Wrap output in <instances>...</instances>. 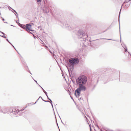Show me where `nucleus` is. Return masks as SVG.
I'll return each mask as SVG.
<instances>
[{"mask_svg": "<svg viewBox=\"0 0 131 131\" xmlns=\"http://www.w3.org/2000/svg\"><path fill=\"white\" fill-rule=\"evenodd\" d=\"M69 62L67 63L66 67L68 70L69 75L71 76V74L72 75L71 72L73 71L74 65L78 63L79 61L77 58H71L69 60Z\"/></svg>", "mask_w": 131, "mask_h": 131, "instance_id": "1", "label": "nucleus"}, {"mask_svg": "<svg viewBox=\"0 0 131 131\" xmlns=\"http://www.w3.org/2000/svg\"><path fill=\"white\" fill-rule=\"evenodd\" d=\"M87 78L84 75H81L76 79L77 85L86 84L87 81Z\"/></svg>", "mask_w": 131, "mask_h": 131, "instance_id": "2", "label": "nucleus"}, {"mask_svg": "<svg viewBox=\"0 0 131 131\" xmlns=\"http://www.w3.org/2000/svg\"><path fill=\"white\" fill-rule=\"evenodd\" d=\"M76 35L78 38L81 40L84 37L88 38V36L86 35L84 31L81 29H79L77 31Z\"/></svg>", "mask_w": 131, "mask_h": 131, "instance_id": "3", "label": "nucleus"}, {"mask_svg": "<svg viewBox=\"0 0 131 131\" xmlns=\"http://www.w3.org/2000/svg\"><path fill=\"white\" fill-rule=\"evenodd\" d=\"M26 107L25 108H23L21 110H16L15 109H13L11 110H9V112L10 113L11 116H19L20 115V114H18L20 112L23 111Z\"/></svg>", "mask_w": 131, "mask_h": 131, "instance_id": "4", "label": "nucleus"}, {"mask_svg": "<svg viewBox=\"0 0 131 131\" xmlns=\"http://www.w3.org/2000/svg\"><path fill=\"white\" fill-rule=\"evenodd\" d=\"M88 38L86 37H84L83 38L80 40L81 41H84V42L83 43V45L85 46V47L87 46H90V42H91V41L89 38Z\"/></svg>", "mask_w": 131, "mask_h": 131, "instance_id": "5", "label": "nucleus"}, {"mask_svg": "<svg viewBox=\"0 0 131 131\" xmlns=\"http://www.w3.org/2000/svg\"><path fill=\"white\" fill-rule=\"evenodd\" d=\"M86 84H82L77 85L78 87L76 90L81 92V91H85L86 89V87L85 86Z\"/></svg>", "mask_w": 131, "mask_h": 131, "instance_id": "6", "label": "nucleus"}, {"mask_svg": "<svg viewBox=\"0 0 131 131\" xmlns=\"http://www.w3.org/2000/svg\"><path fill=\"white\" fill-rule=\"evenodd\" d=\"M102 80L104 82V84H105L110 81L109 79V76L108 75H105V74H102L101 75Z\"/></svg>", "mask_w": 131, "mask_h": 131, "instance_id": "7", "label": "nucleus"}, {"mask_svg": "<svg viewBox=\"0 0 131 131\" xmlns=\"http://www.w3.org/2000/svg\"><path fill=\"white\" fill-rule=\"evenodd\" d=\"M50 8V6L49 5L48 6L45 4V2H44V6L43 8V12L46 13H49Z\"/></svg>", "mask_w": 131, "mask_h": 131, "instance_id": "8", "label": "nucleus"}, {"mask_svg": "<svg viewBox=\"0 0 131 131\" xmlns=\"http://www.w3.org/2000/svg\"><path fill=\"white\" fill-rule=\"evenodd\" d=\"M63 27L65 28H69L70 27L71 29L74 28L72 26V24L68 23L67 21L64 22L63 23Z\"/></svg>", "mask_w": 131, "mask_h": 131, "instance_id": "9", "label": "nucleus"}, {"mask_svg": "<svg viewBox=\"0 0 131 131\" xmlns=\"http://www.w3.org/2000/svg\"><path fill=\"white\" fill-rule=\"evenodd\" d=\"M100 39H106V40H111L113 41H115V40H114L113 39H108L106 38H100L99 39H96L95 40H93L92 41H91V42H90V46L91 47H93L95 45V42H93V41L96 40H100Z\"/></svg>", "mask_w": 131, "mask_h": 131, "instance_id": "10", "label": "nucleus"}, {"mask_svg": "<svg viewBox=\"0 0 131 131\" xmlns=\"http://www.w3.org/2000/svg\"><path fill=\"white\" fill-rule=\"evenodd\" d=\"M26 31H27L28 30L29 31H34V30H32L31 29V25L29 24H26Z\"/></svg>", "mask_w": 131, "mask_h": 131, "instance_id": "11", "label": "nucleus"}, {"mask_svg": "<svg viewBox=\"0 0 131 131\" xmlns=\"http://www.w3.org/2000/svg\"><path fill=\"white\" fill-rule=\"evenodd\" d=\"M81 92L75 90L74 92L75 95L77 98H78L80 96Z\"/></svg>", "mask_w": 131, "mask_h": 131, "instance_id": "12", "label": "nucleus"}, {"mask_svg": "<svg viewBox=\"0 0 131 131\" xmlns=\"http://www.w3.org/2000/svg\"><path fill=\"white\" fill-rule=\"evenodd\" d=\"M122 7H121V8L120 9V10L119 11V16H118V21H119V33H120V41L121 42V32H120V21H119V17H120V14L121 13V10L122 9Z\"/></svg>", "mask_w": 131, "mask_h": 131, "instance_id": "13", "label": "nucleus"}, {"mask_svg": "<svg viewBox=\"0 0 131 131\" xmlns=\"http://www.w3.org/2000/svg\"><path fill=\"white\" fill-rule=\"evenodd\" d=\"M20 60L21 61L22 63L24 65V66H26L27 64L25 61L23 59V58L21 56V58H20Z\"/></svg>", "mask_w": 131, "mask_h": 131, "instance_id": "14", "label": "nucleus"}, {"mask_svg": "<svg viewBox=\"0 0 131 131\" xmlns=\"http://www.w3.org/2000/svg\"><path fill=\"white\" fill-rule=\"evenodd\" d=\"M88 85V87L90 88H91L93 87V88H92V90H93L94 89L96 86V85H92V83L89 84Z\"/></svg>", "mask_w": 131, "mask_h": 131, "instance_id": "15", "label": "nucleus"}, {"mask_svg": "<svg viewBox=\"0 0 131 131\" xmlns=\"http://www.w3.org/2000/svg\"><path fill=\"white\" fill-rule=\"evenodd\" d=\"M20 27L22 28L26 31V25H24L22 24V25H21Z\"/></svg>", "mask_w": 131, "mask_h": 131, "instance_id": "16", "label": "nucleus"}, {"mask_svg": "<svg viewBox=\"0 0 131 131\" xmlns=\"http://www.w3.org/2000/svg\"><path fill=\"white\" fill-rule=\"evenodd\" d=\"M131 1V0H125L124 2L123 3V4L122 5V7L123 6L124 4V3H127L128 2H129L130 1Z\"/></svg>", "mask_w": 131, "mask_h": 131, "instance_id": "17", "label": "nucleus"}, {"mask_svg": "<svg viewBox=\"0 0 131 131\" xmlns=\"http://www.w3.org/2000/svg\"><path fill=\"white\" fill-rule=\"evenodd\" d=\"M123 47L125 49V50H124V51L125 52H127V47L125 45V47H123Z\"/></svg>", "mask_w": 131, "mask_h": 131, "instance_id": "18", "label": "nucleus"}, {"mask_svg": "<svg viewBox=\"0 0 131 131\" xmlns=\"http://www.w3.org/2000/svg\"><path fill=\"white\" fill-rule=\"evenodd\" d=\"M24 67L27 71H28V70H29V69L28 66H27V65H26V66H24Z\"/></svg>", "mask_w": 131, "mask_h": 131, "instance_id": "19", "label": "nucleus"}, {"mask_svg": "<svg viewBox=\"0 0 131 131\" xmlns=\"http://www.w3.org/2000/svg\"><path fill=\"white\" fill-rule=\"evenodd\" d=\"M130 5V4H129L128 3H127V4H126L125 5V6L127 8L129 7V6Z\"/></svg>", "mask_w": 131, "mask_h": 131, "instance_id": "20", "label": "nucleus"}, {"mask_svg": "<svg viewBox=\"0 0 131 131\" xmlns=\"http://www.w3.org/2000/svg\"><path fill=\"white\" fill-rule=\"evenodd\" d=\"M72 81L73 84H75V85H77L76 84V81L75 82V81H74V80H72Z\"/></svg>", "mask_w": 131, "mask_h": 131, "instance_id": "21", "label": "nucleus"}, {"mask_svg": "<svg viewBox=\"0 0 131 131\" xmlns=\"http://www.w3.org/2000/svg\"><path fill=\"white\" fill-rule=\"evenodd\" d=\"M15 15L16 16V17L18 19V21H19V18H18V14L17 13H16V14H15Z\"/></svg>", "mask_w": 131, "mask_h": 131, "instance_id": "22", "label": "nucleus"}, {"mask_svg": "<svg viewBox=\"0 0 131 131\" xmlns=\"http://www.w3.org/2000/svg\"><path fill=\"white\" fill-rule=\"evenodd\" d=\"M28 32L29 33V34H31L33 36H35V35L34 34H33V33H32V32H31L30 31H28Z\"/></svg>", "mask_w": 131, "mask_h": 131, "instance_id": "23", "label": "nucleus"}, {"mask_svg": "<svg viewBox=\"0 0 131 131\" xmlns=\"http://www.w3.org/2000/svg\"><path fill=\"white\" fill-rule=\"evenodd\" d=\"M15 49V50H16V49L15 47L10 42L9 43Z\"/></svg>", "mask_w": 131, "mask_h": 131, "instance_id": "24", "label": "nucleus"}, {"mask_svg": "<svg viewBox=\"0 0 131 131\" xmlns=\"http://www.w3.org/2000/svg\"><path fill=\"white\" fill-rule=\"evenodd\" d=\"M11 8H12L13 10V12L15 14H16V13H17V12L14 10L13 9H12V8L10 7Z\"/></svg>", "mask_w": 131, "mask_h": 131, "instance_id": "25", "label": "nucleus"}, {"mask_svg": "<svg viewBox=\"0 0 131 131\" xmlns=\"http://www.w3.org/2000/svg\"><path fill=\"white\" fill-rule=\"evenodd\" d=\"M2 37L3 38H5L6 39L7 38L6 36H4V35H0V37Z\"/></svg>", "mask_w": 131, "mask_h": 131, "instance_id": "26", "label": "nucleus"}, {"mask_svg": "<svg viewBox=\"0 0 131 131\" xmlns=\"http://www.w3.org/2000/svg\"><path fill=\"white\" fill-rule=\"evenodd\" d=\"M56 124L57 126H58V128H59V129L60 130H60L59 129V126H58V123H57V120H56Z\"/></svg>", "mask_w": 131, "mask_h": 131, "instance_id": "27", "label": "nucleus"}, {"mask_svg": "<svg viewBox=\"0 0 131 131\" xmlns=\"http://www.w3.org/2000/svg\"><path fill=\"white\" fill-rule=\"evenodd\" d=\"M96 126H97V127L98 129H100V131H102V129H101L100 128H99V126H98V125H96Z\"/></svg>", "mask_w": 131, "mask_h": 131, "instance_id": "28", "label": "nucleus"}, {"mask_svg": "<svg viewBox=\"0 0 131 131\" xmlns=\"http://www.w3.org/2000/svg\"><path fill=\"white\" fill-rule=\"evenodd\" d=\"M19 26L20 27L21 26V25H22V24H21L19 22H18V23H17Z\"/></svg>", "mask_w": 131, "mask_h": 131, "instance_id": "29", "label": "nucleus"}, {"mask_svg": "<svg viewBox=\"0 0 131 131\" xmlns=\"http://www.w3.org/2000/svg\"><path fill=\"white\" fill-rule=\"evenodd\" d=\"M51 104V106H52V109H53V112H54V108H53V104H52H52Z\"/></svg>", "mask_w": 131, "mask_h": 131, "instance_id": "30", "label": "nucleus"}, {"mask_svg": "<svg viewBox=\"0 0 131 131\" xmlns=\"http://www.w3.org/2000/svg\"><path fill=\"white\" fill-rule=\"evenodd\" d=\"M43 92L45 93V94H46V96H47L48 95H47V93L45 91H44Z\"/></svg>", "mask_w": 131, "mask_h": 131, "instance_id": "31", "label": "nucleus"}, {"mask_svg": "<svg viewBox=\"0 0 131 131\" xmlns=\"http://www.w3.org/2000/svg\"><path fill=\"white\" fill-rule=\"evenodd\" d=\"M37 2H38L40 3L42 0H36Z\"/></svg>", "mask_w": 131, "mask_h": 131, "instance_id": "32", "label": "nucleus"}, {"mask_svg": "<svg viewBox=\"0 0 131 131\" xmlns=\"http://www.w3.org/2000/svg\"><path fill=\"white\" fill-rule=\"evenodd\" d=\"M42 100L45 102H49V101H46L45 100H43V99H42Z\"/></svg>", "mask_w": 131, "mask_h": 131, "instance_id": "33", "label": "nucleus"}, {"mask_svg": "<svg viewBox=\"0 0 131 131\" xmlns=\"http://www.w3.org/2000/svg\"><path fill=\"white\" fill-rule=\"evenodd\" d=\"M39 98H38L36 101V102L35 103H34L33 104H35L38 101V100H39Z\"/></svg>", "mask_w": 131, "mask_h": 131, "instance_id": "34", "label": "nucleus"}, {"mask_svg": "<svg viewBox=\"0 0 131 131\" xmlns=\"http://www.w3.org/2000/svg\"><path fill=\"white\" fill-rule=\"evenodd\" d=\"M120 74V72H119V76H118V77L117 78H119H119H120V74ZM119 81H120V82H121V81H120V79H119Z\"/></svg>", "mask_w": 131, "mask_h": 131, "instance_id": "35", "label": "nucleus"}, {"mask_svg": "<svg viewBox=\"0 0 131 131\" xmlns=\"http://www.w3.org/2000/svg\"><path fill=\"white\" fill-rule=\"evenodd\" d=\"M46 96L47 97V99H48V100H49L50 101L51 100V99L49 97L48 95H47V96Z\"/></svg>", "mask_w": 131, "mask_h": 131, "instance_id": "36", "label": "nucleus"}, {"mask_svg": "<svg viewBox=\"0 0 131 131\" xmlns=\"http://www.w3.org/2000/svg\"><path fill=\"white\" fill-rule=\"evenodd\" d=\"M0 33H1L3 35H5V33H4L3 32H2L0 30Z\"/></svg>", "mask_w": 131, "mask_h": 131, "instance_id": "37", "label": "nucleus"}, {"mask_svg": "<svg viewBox=\"0 0 131 131\" xmlns=\"http://www.w3.org/2000/svg\"><path fill=\"white\" fill-rule=\"evenodd\" d=\"M32 105V104H31V103H28L27 104V105L28 106H30V105Z\"/></svg>", "mask_w": 131, "mask_h": 131, "instance_id": "38", "label": "nucleus"}, {"mask_svg": "<svg viewBox=\"0 0 131 131\" xmlns=\"http://www.w3.org/2000/svg\"><path fill=\"white\" fill-rule=\"evenodd\" d=\"M58 115H59V117L60 118V119H61V122L62 123L63 125H64V123L62 122V120H61V118H60V116L59 115V114H58Z\"/></svg>", "mask_w": 131, "mask_h": 131, "instance_id": "39", "label": "nucleus"}, {"mask_svg": "<svg viewBox=\"0 0 131 131\" xmlns=\"http://www.w3.org/2000/svg\"><path fill=\"white\" fill-rule=\"evenodd\" d=\"M33 79L34 80V81L36 83V84H38V83H37V81L35 80L33 78Z\"/></svg>", "mask_w": 131, "mask_h": 131, "instance_id": "40", "label": "nucleus"}, {"mask_svg": "<svg viewBox=\"0 0 131 131\" xmlns=\"http://www.w3.org/2000/svg\"><path fill=\"white\" fill-rule=\"evenodd\" d=\"M6 41L9 43L10 42L9 41V40L7 38H6Z\"/></svg>", "mask_w": 131, "mask_h": 131, "instance_id": "41", "label": "nucleus"}, {"mask_svg": "<svg viewBox=\"0 0 131 131\" xmlns=\"http://www.w3.org/2000/svg\"><path fill=\"white\" fill-rule=\"evenodd\" d=\"M49 102H50L51 104H52V102L51 100L50 101V102L49 101Z\"/></svg>", "mask_w": 131, "mask_h": 131, "instance_id": "42", "label": "nucleus"}, {"mask_svg": "<svg viewBox=\"0 0 131 131\" xmlns=\"http://www.w3.org/2000/svg\"><path fill=\"white\" fill-rule=\"evenodd\" d=\"M71 98L72 100H73V101L74 102H75V101H74V100L73 99V98L72 97H71Z\"/></svg>", "mask_w": 131, "mask_h": 131, "instance_id": "43", "label": "nucleus"}, {"mask_svg": "<svg viewBox=\"0 0 131 131\" xmlns=\"http://www.w3.org/2000/svg\"><path fill=\"white\" fill-rule=\"evenodd\" d=\"M1 17L2 18V20H3V21H4V20H5V19H4V18H3L2 17Z\"/></svg>", "mask_w": 131, "mask_h": 131, "instance_id": "44", "label": "nucleus"}, {"mask_svg": "<svg viewBox=\"0 0 131 131\" xmlns=\"http://www.w3.org/2000/svg\"><path fill=\"white\" fill-rule=\"evenodd\" d=\"M27 71L29 72V73H30L31 74H32L29 70H28V71Z\"/></svg>", "mask_w": 131, "mask_h": 131, "instance_id": "45", "label": "nucleus"}, {"mask_svg": "<svg viewBox=\"0 0 131 131\" xmlns=\"http://www.w3.org/2000/svg\"><path fill=\"white\" fill-rule=\"evenodd\" d=\"M38 85L40 87H41L42 89V88L38 84Z\"/></svg>", "mask_w": 131, "mask_h": 131, "instance_id": "46", "label": "nucleus"}, {"mask_svg": "<svg viewBox=\"0 0 131 131\" xmlns=\"http://www.w3.org/2000/svg\"><path fill=\"white\" fill-rule=\"evenodd\" d=\"M54 114H55V113H54ZM54 115H55V118L56 119V120H57V118H56V116L55 115V114H54Z\"/></svg>", "mask_w": 131, "mask_h": 131, "instance_id": "47", "label": "nucleus"}, {"mask_svg": "<svg viewBox=\"0 0 131 131\" xmlns=\"http://www.w3.org/2000/svg\"><path fill=\"white\" fill-rule=\"evenodd\" d=\"M40 98H41L42 100V99H43L42 97L41 96H40L39 97V99Z\"/></svg>", "mask_w": 131, "mask_h": 131, "instance_id": "48", "label": "nucleus"}, {"mask_svg": "<svg viewBox=\"0 0 131 131\" xmlns=\"http://www.w3.org/2000/svg\"><path fill=\"white\" fill-rule=\"evenodd\" d=\"M128 52V53L130 54V56H131V54H130V53H129V52H128V51H127Z\"/></svg>", "mask_w": 131, "mask_h": 131, "instance_id": "49", "label": "nucleus"}, {"mask_svg": "<svg viewBox=\"0 0 131 131\" xmlns=\"http://www.w3.org/2000/svg\"><path fill=\"white\" fill-rule=\"evenodd\" d=\"M41 26H39L38 27V29H39L40 28H41Z\"/></svg>", "mask_w": 131, "mask_h": 131, "instance_id": "50", "label": "nucleus"}, {"mask_svg": "<svg viewBox=\"0 0 131 131\" xmlns=\"http://www.w3.org/2000/svg\"><path fill=\"white\" fill-rule=\"evenodd\" d=\"M122 45V46H123V47H125V45H126L125 44H123V45Z\"/></svg>", "mask_w": 131, "mask_h": 131, "instance_id": "51", "label": "nucleus"}, {"mask_svg": "<svg viewBox=\"0 0 131 131\" xmlns=\"http://www.w3.org/2000/svg\"><path fill=\"white\" fill-rule=\"evenodd\" d=\"M15 21H16V23H18V22L16 20H15Z\"/></svg>", "mask_w": 131, "mask_h": 131, "instance_id": "52", "label": "nucleus"}, {"mask_svg": "<svg viewBox=\"0 0 131 131\" xmlns=\"http://www.w3.org/2000/svg\"><path fill=\"white\" fill-rule=\"evenodd\" d=\"M89 126H90V131H91V126H90V125H89Z\"/></svg>", "mask_w": 131, "mask_h": 131, "instance_id": "53", "label": "nucleus"}, {"mask_svg": "<svg viewBox=\"0 0 131 131\" xmlns=\"http://www.w3.org/2000/svg\"><path fill=\"white\" fill-rule=\"evenodd\" d=\"M81 99V97L79 99V100L80 101Z\"/></svg>", "mask_w": 131, "mask_h": 131, "instance_id": "54", "label": "nucleus"}, {"mask_svg": "<svg viewBox=\"0 0 131 131\" xmlns=\"http://www.w3.org/2000/svg\"><path fill=\"white\" fill-rule=\"evenodd\" d=\"M42 90H43V92L45 91L44 90V89L43 88H42Z\"/></svg>", "mask_w": 131, "mask_h": 131, "instance_id": "55", "label": "nucleus"}, {"mask_svg": "<svg viewBox=\"0 0 131 131\" xmlns=\"http://www.w3.org/2000/svg\"><path fill=\"white\" fill-rule=\"evenodd\" d=\"M4 23H6V24H7V22H4Z\"/></svg>", "mask_w": 131, "mask_h": 131, "instance_id": "56", "label": "nucleus"}, {"mask_svg": "<svg viewBox=\"0 0 131 131\" xmlns=\"http://www.w3.org/2000/svg\"><path fill=\"white\" fill-rule=\"evenodd\" d=\"M33 37H34V38L35 39H36V37H35V36H33Z\"/></svg>", "mask_w": 131, "mask_h": 131, "instance_id": "57", "label": "nucleus"}, {"mask_svg": "<svg viewBox=\"0 0 131 131\" xmlns=\"http://www.w3.org/2000/svg\"><path fill=\"white\" fill-rule=\"evenodd\" d=\"M42 29V28H40V30L41 31Z\"/></svg>", "mask_w": 131, "mask_h": 131, "instance_id": "58", "label": "nucleus"}, {"mask_svg": "<svg viewBox=\"0 0 131 131\" xmlns=\"http://www.w3.org/2000/svg\"><path fill=\"white\" fill-rule=\"evenodd\" d=\"M31 24L32 25H34V24L33 23H31Z\"/></svg>", "mask_w": 131, "mask_h": 131, "instance_id": "59", "label": "nucleus"}, {"mask_svg": "<svg viewBox=\"0 0 131 131\" xmlns=\"http://www.w3.org/2000/svg\"><path fill=\"white\" fill-rule=\"evenodd\" d=\"M49 70L50 71V68L49 69Z\"/></svg>", "mask_w": 131, "mask_h": 131, "instance_id": "60", "label": "nucleus"}, {"mask_svg": "<svg viewBox=\"0 0 131 131\" xmlns=\"http://www.w3.org/2000/svg\"><path fill=\"white\" fill-rule=\"evenodd\" d=\"M128 82V83H131V82Z\"/></svg>", "mask_w": 131, "mask_h": 131, "instance_id": "61", "label": "nucleus"}, {"mask_svg": "<svg viewBox=\"0 0 131 131\" xmlns=\"http://www.w3.org/2000/svg\"><path fill=\"white\" fill-rule=\"evenodd\" d=\"M11 26H13V27H15V26H13V25H11Z\"/></svg>", "mask_w": 131, "mask_h": 131, "instance_id": "62", "label": "nucleus"}, {"mask_svg": "<svg viewBox=\"0 0 131 131\" xmlns=\"http://www.w3.org/2000/svg\"><path fill=\"white\" fill-rule=\"evenodd\" d=\"M82 100H83V98H81V99Z\"/></svg>", "mask_w": 131, "mask_h": 131, "instance_id": "63", "label": "nucleus"}, {"mask_svg": "<svg viewBox=\"0 0 131 131\" xmlns=\"http://www.w3.org/2000/svg\"><path fill=\"white\" fill-rule=\"evenodd\" d=\"M16 50V51H17V52H18V51H17L16 49V50Z\"/></svg>", "mask_w": 131, "mask_h": 131, "instance_id": "64", "label": "nucleus"}]
</instances>
